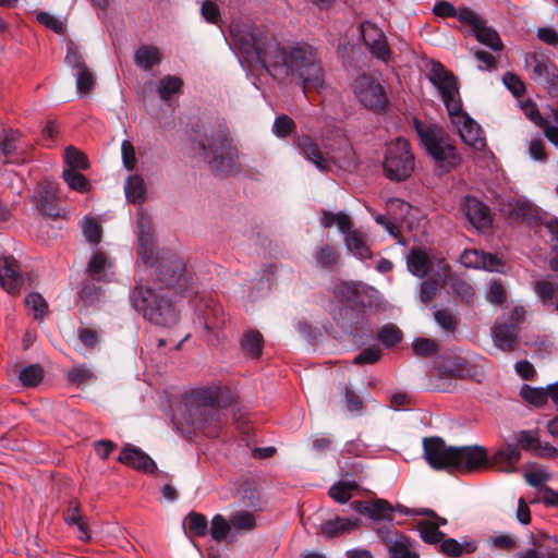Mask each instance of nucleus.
Masks as SVG:
<instances>
[{
    "label": "nucleus",
    "mask_w": 558,
    "mask_h": 558,
    "mask_svg": "<svg viewBox=\"0 0 558 558\" xmlns=\"http://www.w3.org/2000/svg\"><path fill=\"white\" fill-rule=\"evenodd\" d=\"M136 228L137 255L150 267L153 284L135 286L130 293L131 305L145 320L161 327H172L179 318L173 298L196 293L193 275L182 258L174 254L157 263L154 228L143 208L136 214Z\"/></svg>",
    "instance_id": "obj_1"
},
{
    "label": "nucleus",
    "mask_w": 558,
    "mask_h": 558,
    "mask_svg": "<svg viewBox=\"0 0 558 558\" xmlns=\"http://www.w3.org/2000/svg\"><path fill=\"white\" fill-rule=\"evenodd\" d=\"M235 47L247 58L255 57L266 72L280 84L298 80L305 98L311 90L326 89L325 71L318 50L307 43L283 46L274 36L255 27L231 31Z\"/></svg>",
    "instance_id": "obj_2"
},
{
    "label": "nucleus",
    "mask_w": 558,
    "mask_h": 558,
    "mask_svg": "<svg viewBox=\"0 0 558 558\" xmlns=\"http://www.w3.org/2000/svg\"><path fill=\"white\" fill-rule=\"evenodd\" d=\"M185 423L207 437H218L227 422L228 409L235 399L231 389L221 384L195 387L181 397Z\"/></svg>",
    "instance_id": "obj_3"
},
{
    "label": "nucleus",
    "mask_w": 558,
    "mask_h": 558,
    "mask_svg": "<svg viewBox=\"0 0 558 558\" xmlns=\"http://www.w3.org/2000/svg\"><path fill=\"white\" fill-rule=\"evenodd\" d=\"M413 124L421 144L441 172H449L460 165L461 157L457 147L441 128L426 124L417 118L413 119Z\"/></svg>",
    "instance_id": "obj_4"
},
{
    "label": "nucleus",
    "mask_w": 558,
    "mask_h": 558,
    "mask_svg": "<svg viewBox=\"0 0 558 558\" xmlns=\"http://www.w3.org/2000/svg\"><path fill=\"white\" fill-rule=\"evenodd\" d=\"M197 148L214 171L229 173L238 166V149L227 128L206 134V142H197Z\"/></svg>",
    "instance_id": "obj_5"
},
{
    "label": "nucleus",
    "mask_w": 558,
    "mask_h": 558,
    "mask_svg": "<svg viewBox=\"0 0 558 558\" xmlns=\"http://www.w3.org/2000/svg\"><path fill=\"white\" fill-rule=\"evenodd\" d=\"M385 175L392 181H404L414 170V155L409 141L398 137L386 146L383 162Z\"/></svg>",
    "instance_id": "obj_6"
},
{
    "label": "nucleus",
    "mask_w": 558,
    "mask_h": 558,
    "mask_svg": "<svg viewBox=\"0 0 558 558\" xmlns=\"http://www.w3.org/2000/svg\"><path fill=\"white\" fill-rule=\"evenodd\" d=\"M427 77L439 92L448 114L459 112L462 100L456 75L442 63L436 61L432 63Z\"/></svg>",
    "instance_id": "obj_7"
},
{
    "label": "nucleus",
    "mask_w": 558,
    "mask_h": 558,
    "mask_svg": "<svg viewBox=\"0 0 558 558\" xmlns=\"http://www.w3.org/2000/svg\"><path fill=\"white\" fill-rule=\"evenodd\" d=\"M427 77L439 92L448 114L459 112L462 100L456 75L442 63L436 61L432 63Z\"/></svg>",
    "instance_id": "obj_8"
},
{
    "label": "nucleus",
    "mask_w": 558,
    "mask_h": 558,
    "mask_svg": "<svg viewBox=\"0 0 558 558\" xmlns=\"http://www.w3.org/2000/svg\"><path fill=\"white\" fill-rule=\"evenodd\" d=\"M352 90L356 100L364 108L376 113L384 112L388 106V98L385 87L380 82L366 73L359 75L353 84Z\"/></svg>",
    "instance_id": "obj_9"
},
{
    "label": "nucleus",
    "mask_w": 558,
    "mask_h": 558,
    "mask_svg": "<svg viewBox=\"0 0 558 558\" xmlns=\"http://www.w3.org/2000/svg\"><path fill=\"white\" fill-rule=\"evenodd\" d=\"M454 448L447 446L440 437H427L423 440V457L432 469L451 472Z\"/></svg>",
    "instance_id": "obj_10"
},
{
    "label": "nucleus",
    "mask_w": 558,
    "mask_h": 558,
    "mask_svg": "<svg viewBox=\"0 0 558 558\" xmlns=\"http://www.w3.org/2000/svg\"><path fill=\"white\" fill-rule=\"evenodd\" d=\"M32 202L43 216L51 219L61 217L58 187L53 181L48 179L41 180L37 185L36 195L33 196Z\"/></svg>",
    "instance_id": "obj_11"
},
{
    "label": "nucleus",
    "mask_w": 558,
    "mask_h": 558,
    "mask_svg": "<svg viewBox=\"0 0 558 558\" xmlns=\"http://www.w3.org/2000/svg\"><path fill=\"white\" fill-rule=\"evenodd\" d=\"M360 33L363 44L375 59L385 63L391 59L392 52L386 35L378 26L369 21H364L360 25Z\"/></svg>",
    "instance_id": "obj_12"
},
{
    "label": "nucleus",
    "mask_w": 558,
    "mask_h": 558,
    "mask_svg": "<svg viewBox=\"0 0 558 558\" xmlns=\"http://www.w3.org/2000/svg\"><path fill=\"white\" fill-rule=\"evenodd\" d=\"M484 360L482 356L474 355L472 357L453 355L444 360L441 369L444 374L454 378L476 379L483 376L482 365L478 363Z\"/></svg>",
    "instance_id": "obj_13"
},
{
    "label": "nucleus",
    "mask_w": 558,
    "mask_h": 558,
    "mask_svg": "<svg viewBox=\"0 0 558 558\" xmlns=\"http://www.w3.org/2000/svg\"><path fill=\"white\" fill-rule=\"evenodd\" d=\"M449 117L463 143L476 150H482L486 146L482 128L463 110V106H460L459 112Z\"/></svg>",
    "instance_id": "obj_14"
},
{
    "label": "nucleus",
    "mask_w": 558,
    "mask_h": 558,
    "mask_svg": "<svg viewBox=\"0 0 558 558\" xmlns=\"http://www.w3.org/2000/svg\"><path fill=\"white\" fill-rule=\"evenodd\" d=\"M488 461V454L481 446H462L454 448L452 471L469 473L484 466Z\"/></svg>",
    "instance_id": "obj_15"
},
{
    "label": "nucleus",
    "mask_w": 558,
    "mask_h": 558,
    "mask_svg": "<svg viewBox=\"0 0 558 558\" xmlns=\"http://www.w3.org/2000/svg\"><path fill=\"white\" fill-rule=\"evenodd\" d=\"M501 210L513 221L523 222L530 227L544 226L538 209L524 199L509 198L502 204Z\"/></svg>",
    "instance_id": "obj_16"
},
{
    "label": "nucleus",
    "mask_w": 558,
    "mask_h": 558,
    "mask_svg": "<svg viewBox=\"0 0 558 558\" xmlns=\"http://www.w3.org/2000/svg\"><path fill=\"white\" fill-rule=\"evenodd\" d=\"M461 209L468 221L477 230L492 227L493 217L489 207L474 196H465Z\"/></svg>",
    "instance_id": "obj_17"
},
{
    "label": "nucleus",
    "mask_w": 558,
    "mask_h": 558,
    "mask_svg": "<svg viewBox=\"0 0 558 558\" xmlns=\"http://www.w3.org/2000/svg\"><path fill=\"white\" fill-rule=\"evenodd\" d=\"M0 284L10 294L20 293L24 284L19 262L12 256H3L0 259Z\"/></svg>",
    "instance_id": "obj_18"
},
{
    "label": "nucleus",
    "mask_w": 558,
    "mask_h": 558,
    "mask_svg": "<svg viewBox=\"0 0 558 558\" xmlns=\"http://www.w3.org/2000/svg\"><path fill=\"white\" fill-rule=\"evenodd\" d=\"M517 440L525 451L535 457L547 459L558 457V449L548 442H542L537 430H521Z\"/></svg>",
    "instance_id": "obj_19"
},
{
    "label": "nucleus",
    "mask_w": 558,
    "mask_h": 558,
    "mask_svg": "<svg viewBox=\"0 0 558 558\" xmlns=\"http://www.w3.org/2000/svg\"><path fill=\"white\" fill-rule=\"evenodd\" d=\"M118 461L129 468L144 473H154L157 470L155 461L135 446L128 445L122 448Z\"/></svg>",
    "instance_id": "obj_20"
},
{
    "label": "nucleus",
    "mask_w": 558,
    "mask_h": 558,
    "mask_svg": "<svg viewBox=\"0 0 558 558\" xmlns=\"http://www.w3.org/2000/svg\"><path fill=\"white\" fill-rule=\"evenodd\" d=\"M390 558H420V555L412 549L413 542L405 534L393 531L383 536Z\"/></svg>",
    "instance_id": "obj_21"
},
{
    "label": "nucleus",
    "mask_w": 558,
    "mask_h": 558,
    "mask_svg": "<svg viewBox=\"0 0 558 558\" xmlns=\"http://www.w3.org/2000/svg\"><path fill=\"white\" fill-rule=\"evenodd\" d=\"M460 262L468 268H483L488 271H500L504 266L496 255L477 250H465L460 256Z\"/></svg>",
    "instance_id": "obj_22"
},
{
    "label": "nucleus",
    "mask_w": 558,
    "mask_h": 558,
    "mask_svg": "<svg viewBox=\"0 0 558 558\" xmlns=\"http://www.w3.org/2000/svg\"><path fill=\"white\" fill-rule=\"evenodd\" d=\"M293 143L304 158L313 162L319 170H327L329 168L328 160L324 157L317 143L310 135L295 134Z\"/></svg>",
    "instance_id": "obj_23"
},
{
    "label": "nucleus",
    "mask_w": 558,
    "mask_h": 558,
    "mask_svg": "<svg viewBox=\"0 0 558 558\" xmlns=\"http://www.w3.org/2000/svg\"><path fill=\"white\" fill-rule=\"evenodd\" d=\"M521 328L510 325L502 319L497 320L493 327V339L497 348L505 352L514 350Z\"/></svg>",
    "instance_id": "obj_24"
},
{
    "label": "nucleus",
    "mask_w": 558,
    "mask_h": 558,
    "mask_svg": "<svg viewBox=\"0 0 558 558\" xmlns=\"http://www.w3.org/2000/svg\"><path fill=\"white\" fill-rule=\"evenodd\" d=\"M521 458L518 445L510 444L499 448L493 456V464L500 471L513 472Z\"/></svg>",
    "instance_id": "obj_25"
},
{
    "label": "nucleus",
    "mask_w": 558,
    "mask_h": 558,
    "mask_svg": "<svg viewBox=\"0 0 558 558\" xmlns=\"http://www.w3.org/2000/svg\"><path fill=\"white\" fill-rule=\"evenodd\" d=\"M359 519L336 517L320 525V533L326 539L339 537L355 530L359 526Z\"/></svg>",
    "instance_id": "obj_26"
},
{
    "label": "nucleus",
    "mask_w": 558,
    "mask_h": 558,
    "mask_svg": "<svg viewBox=\"0 0 558 558\" xmlns=\"http://www.w3.org/2000/svg\"><path fill=\"white\" fill-rule=\"evenodd\" d=\"M235 498L243 508L262 511L263 505L257 487L250 481H244L235 492Z\"/></svg>",
    "instance_id": "obj_27"
},
{
    "label": "nucleus",
    "mask_w": 558,
    "mask_h": 558,
    "mask_svg": "<svg viewBox=\"0 0 558 558\" xmlns=\"http://www.w3.org/2000/svg\"><path fill=\"white\" fill-rule=\"evenodd\" d=\"M409 271L418 278L426 277L433 268L429 255L421 248H412L407 255Z\"/></svg>",
    "instance_id": "obj_28"
},
{
    "label": "nucleus",
    "mask_w": 558,
    "mask_h": 558,
    "mask_svg": "<svg viewBox=\"0 0 558 558\" xmlns=\"http://www.w3.org/2000/svg\"><path fill=\"white\" fill-rule=\"evenodd\" d=\"M533 289L544 307L558 312V284L549 280H538Z\"/></svg>",
    "instance_id": "obj_29"
},
{
    "label": "nucleus",
    "mask_w": 558,
    "mask_h": 558,
    "mask_svg": "<svg viewBox=\"0 0 558 558\" xmlns=\"http://www.w3.org/2000/svg\"><path fill=\"white\" fill-rule=\"evenodd\" d=\"M134 62L140 69L150 71L161 62V52L156 46L142 45L135 51Z\"/></svg>",
    "instance_id": "obj_30"
},
{
    "label": "nucleus",
    "mask_w": 558,
    "mask_h": 558,
    "mask_svg": "<svg viewBox=\"0 0 558 558\" xmlns=\"http://www.w3.org/2000/svg\"><path fill=\"white\" fill-rule=\"evenodd\" d=\"M344 243L356 258L365 260L372 258L373 254L366 243V236L361 231L354 230L344 236Z\"/></svg>",
    "instance_id": "obj_31"
},
{
    "label": "nucleus",
    "mask_w": 558,
    "mask_h": 558,
    "mask_svg": "<svg viewBox=\"0 0 558 558\" xmlns=\"http://www.w3.org/2000/svg\"><path fill=\"white\" fill-rule=\"evenodd\" d=\"M240 345L247 357L259 359L263 352L264 337L258 330L250 329L242 335Z\"/></svg>",
    "instance_id": "obj_32"
},
{
    "label": "nucleus",
    "mask_w": 558,
    "mask_h": 558,
    "mask_svg": "<svg viewBox=\"0 0 558 558\" xmlns=\"http://www.w3.org/2000/svg\"><path fill=\"white\" fill-rule=\"evenodd\" d=\"M476 550V545L472 542L459 543L457 539L448 537L442 538L438 544V551L447 558H458L462 554H472Z\"/></svg>",
    "instance_id": "obj_33"
},
{
    "label": "nucleus",
    "mask_w": 558,
    "mask_h": 558,
    "mask_svg": "<svg viewBox=\"0 0 558 558\" xmlns=\"http://www.w3.org/2000/svg\"><path fill=\"white\" fill-rule=\"evenodd\" d=\"M110 267L111 262L108 259L107 255L101 251H97L92 255L87 264L86 275L92 280L107 281L105 270Z\"/></svg>",
    "instance_id": "obj_34"
},
{
    "label": "nucleus",
    "mask_w": 558,
    "mask_h": 558,
    "mask_svg": "<svg viewBox=\"0 0 558 558\" xmlns=\"http://www.w3.org/2000/svg\"><path fill=\"white\" fill-rule=\"evenodd\" d=\"M472 32L478 43L489 47L494 51L502 50L504 45L499 34L495 29L487 27L484 21H482Z\"/></svg>",
    "instance_id": "obj_35"
},
{
    "label": "nucleus",
    "mask_w": 558,
    "mask_h": 558,
    "mask_svg": "<svg viewBox=\"0 0 558 558\" xmlns=\"http://www.w3.org/2000/svg\"><path fill=\"white\" fill-rule=\"evenodd\" d=\"M415 527L423 543L427 545H438L445 537V533L438 530V524L430 520H420Z\"/></svg>",
    "instance_id": "obj_36"
},
{
    "label": "nucleus",
    "mask_w": 558,
    "mask_h": 558,
    "mask_svg": "<svg viewBox=\"0 0 558 558\" xmlns=\"http://www.w3.org/2000/svg\"><path fill=\"white\" fill-rule=\"evenodd\" d=\"M65 378L69 384L81 387L95 380L96 375L87 364L83 363L76 364L71 369L66 371Z\"/></svg>",
    "instance_id": "obj_37"
},
{
    "label": "nucleus",
    "mask_w": 558,
    "mask_h": 558,
    "mask_svg": "<svg viewBox=\"0 0 558 558\" xmlns=\"http://www.w3.org/2000/svg\"><path fill=\"white\" fill-rule=\"evenodd\" d=\"M359 485L355 481H339L329 488V497L338 504H345L357 489Z\"/></svg>",
    "instance_id": "obj_38"
},
{
    "label": "nucleus",
    "mask_w": 558,
    "mask_h": 558,
    "mask_svg": "<svg viewBox=\"0 0 558 558\" xmlns=\"http://www.w3.org/2000/svg\"><path fill=\"white\" fill-rule=\"evenodd\" d=\"M45 371L40 364H29L20 371L19 379L24 388L37 387L44 379Z\"/></svg>",
    "instance_id": "obj_39"
},
{
    "label": "nucleus",
    "mask_w": 558,
    "mask_h": 558,
    "mask_svg": "<svg viewBox=\"0 0 558 558\" xmlns=\"http://www.w3.org/2000/svg\"><path fill=\"white\" fill-rule=\"evenodd\" d=\"M145 184L144 180L137 175L129 177L125 183V195L129 202L133 204H142L145 201Z\"/></svg>",
    "instance_id": "obj_40"
},
{
    "label": "nucleus",
    "mask_w": 558,
    "mask_h": 558,
    "mask_svg": "<svg viewBox=\"0 0 558 558\" xmlns=\"http://www.w3.org/2000/svg\"><path fill=\"white\" fill-rule=\"evenodd\" d=\"M317 265L323 269H332L340 259V254L329 244L316 248L314 253Z\"/></svg>",
    "instance_id": "obj_41"
},
{
    "label": "nucleus",
    "mask_w": 558,
    "mask_h": 558,
    "mask_svg": "<svg viewBox=\"0 0 558 558\" xmlns=\"http://www.w3.org/2000/svg\"><path fill=\"white\" fill-rule=\"evenodd\" d=\"M182 87V78L174 75H166L159 80L157 92L162 100H169L174 94L180 93Z\"/></svg>",
    "instance_id": "obj_42"
},
{
    "label": "nucleus",
    "mask_w": 558,
    "mask_h": 558,
    "mask_svg": "<svg viewBox=\"0 0 558 558\" xmlns=\"http://www.w3.org/2000/svg\"><path fill=\"white\" fill-rule=\"evenodd\" d=\"M256 511L238 510L230 514V523L232 527L241 531H252L256 527Z\"/></svg>",
    "instance_id": "obj_43"
},
{
    "label": "nucleus",
    "mask_w": 558,
    "mask_h": 558,
    "mask_svg": "<svg viewBox=\"0 0 558 558\" xmlns=\"http://www.w3.org/2000/svg\"><path fill=\"white\" fill-rule=\"evenodd\" d=\"M521 398L527 403L541 408L548 401V393L545 388L532 387L524 384L520 389Z\"/></svg>",
    "instance_id": "obj_44"
},
{
    "label": "nucleus",
    "mask_w": 558,
    "mask_h": 558,
    "mask_svg": "<svg viewBox=\"0 0 558 558\" xmlns=\"http://www.w3.org/2000/svg\"><path fill=\"white\" fill-rule=\"evenodd\" d=\"M434 318L445 333L454 335L460 320L450 310L442 308L435 311Z\"/></svg>",
    "instance_id": "obj_45"
},
{
    "label": "nucleus",
    "mask_w": 558,
    "mask_h": 558,
    "mask_svg": "<svg viewBox=\"0 0 558 558\" xmlns=\"http://www.w3.org/2000/svg\"><path fill=\"white\" fill-rule=\"evenodd\" d=\"M96 282V280H92L89 277L82 282L78 298L85 305H93L104 295V289L97 286Z\"/></svg>",
    "instance_id": "obj_46"
},
{
    "label": "nucleus",
    "mask_w": 558,
    "mask_h": 558,
    "mask_svg": "<svg viewBox=\"0 0 558 558\" xmlns=\"http://www.w3.org/2000/svg\"><path fill=\"white\" fill-rule=\"evenodd\" d=\"M20 136L19 131H12L4 133V136L0 143V160L3 163L13 162V155L16 150V141Z\"/></svg>",
    "instance_id": "obj_47"
},
{
    "label": "nucleus",
    "mask_w": 558,
    "mask_h": 558,
    "mask_svg": "<svg viewBox=\"0 0 558 558\" xmlns=\"http://www.w3.org/2000/svg\"><path fill=\"white\" fill-rule=\"evenodd\" d=\"M376 293L377 290L375 288L359 282L356 286V291L354 292V295H352L348 305L363 308L372 306V299Z\"/></svg>",
    "instance_id": "obj_48"
},
{
    "label": "nucleus",
    "mask_w": 558,
    "mask_h": 558,
    "mask_svg": "<svg viewBox=\"0 0 558 558\" xmlns=\"http://www.w3.org/2000/svg\"><path fill=\"white\" fill-rule=\"evenodd\" d=\"M449 286L452 291L466 304L473 302L475 291L474 288L459 276L449 278Z\"/></svg>",
    "instance_id": "obj_49"
},
{
    "label": "nucleus",
    "mask_w": 558,
    "mask_h": 558,
    "mask_svg": "<svg viewBox=\"0 0 558 558\" xmlns=\"http://www.w3.org/2000/svg\"><path fill=\"white\" fill-rule=\"evenodd\" d=\"M189 532L193 536L204 537L208 534V522L204 514L198 512H190L185 518Z\"/></svg>",
    "instance_id": "obj_50"
},
{
    "label": "nucleus",
    "mask_w": 558,
    "mask_h": 558,
    "mask_svg": "<svg viewBox=\"0 0 558 558\" xmlns=\"http://www.w3.org/2000/svg\"><path fill=\"white\" fill-rule=\"evenodd\" d=\"M231 527L232 525L230 520L228 521L221 514H216L211 519V525L210 529H208V532L214 541L221 542L228 536Z\"/></svg>",
    "instance_id": "obj_51"
},
{
    "label": "nucleus",
    "mask_w": 558,
    "mask_h": 558,
    "mask_svg": "<svg viewBox=\"0 0 558 558\" xmlns=\"http://www.w3.org/2000/svg\"><path fill=\"white\" fill-rule=\"evenodd\" d=\"M64 161L70 167L69 170H85L88 168V159L74 146H69L64 150Z\"/></svg>",
    "instance_id": "obj_52"
},
{
    "label": "nucleus",
    "mask_w": 558,
    "mask_h": 558,
    "mask_svg": "<svg viewBox=\"0 0 558 558\" xmlns=\"http://www.w3.org/2000/svg\"><path fill=\"white\" fill-rule=\"evenodd\" d=\"M82 229L86 241L97 245L101 241L102 229L95 218L85 217L82 221Z\"/></svg>",
    "instance_id": "obj_53"
},
{
    "label": "nucleus",
    "mask_w": 558,
    "mask_h": 558,
    "mask_svg": "<svg viewBox=\"0 0 558 558\" xmlns=\"http://www.w3.org/2000/svg\"><path fill=\"white\" fill-rule=\"evenodd\" d=\"M63 179L71 190L85 193L89 189V182L86 177L76 170H63Z\"/></svg>",
    "instance_id": "obj_54"
},
{
    "label": "nucleus",
    "mask_w": 558,
    "mask_h": 558,
    "mask_svg": "<svg viewBox=\"0 0 558 558\" xmlns=\"http://www.w3.org/2000/svg\"><path fill=\"white\" fill-rule=\"evenodd\" d=\"M395 511L393 506H391L385 499H377L369 504V518L373 520H392V512Z\"/></svg>",
    "instance_id": "obj_55"
},
{
    "label": "nucleus",
    "mask_w": 558,
    "mask_h": 558,
    "mask_svg": "<svg viewBox=\"0 0 558 558\" xmlns=\"http://www.w3.org/2000/svg\"><path fill=\"white\" fill-rule=\"evenodd\" d=\"M295 129V122L288 114H280L275 119L272 125L274 134L279 138H286L292 134Z\"/></svg>",
    "instance_id": "obj_56"
},
{
    "label": "nucleus",
    "mask_w": 558,
    "mask_h": 558,
    "mask_svg": "<svg viewBox=\"0 0 558 558\" xmlns=\"http://www.w3.org/2000/svg\"><path fill=\"white\" fill-rule=\"evenodd\" d=\"M378 339L385 347H393L402 340V331L397 326L388 324L378 332Z\"/></svg>",
    "instance_id": "obj_57"
},
{
    "label": "nucleus",
    "mask_w": 558,
    "mask_h": 558,
    "mask_svg": "<svg viewBox=\"0 0 558 558\" xmlns=\"http://www.w3.org/2000/svg\"><path fill=\"white\" fill-rule=\"evenodd\" d=\"M25 303L34 311L35 319H43L48 313V304L39 293H29L25 299Z\"/></svg>",
    "instance_id": "obj_58"
},
{
    "label": "nucleus",
    "mask_w": 558,
    "mask_h": 558,
    "mask_svg": "<svg viewBox=\"0 0 558 558\" xmlns=\"http://www.w3.org/2000/svg\"><path fill=\"white\" fill-rule=\"evenodd\" d=\"M76 88L82 95H87L95 85V76L88 68L76 71Z\"/></svg>",
    "instance_id": "obj_59"
},
{
    "label": "nucleus",
    "mask_w": 558,
    "mask_h": 558,
    "mask_svg": "<svg viewBox=\"0 0 558 558\" xmlns=\"http://www.w3.org/2000/svg\"><path fill=\"white\" fill-rule=\"evenodd\" d=\"M554 64L548 58L545 57H533V75L534 81L542 82L543 78L548 75L550 70L554 69Z\"/></svg>",
    "instance_id": "obj_60"
},
{
    "label": "nucleus",
    "mask_w": 558,
    "mask_h": 558,
    "mask_svg": "<svg viewBox=\"0 0 558 558\" xmlns=\"http://www.w3.org/2000/svg\"><path fill=\"white\" fill-rule=\"evenodd\" d=\"M413 351L418 356H432L438 351L437 343L428 338H417L412 344Z\"/></svg>",
    "instance_id": "obj_61"
},
{
    "label": "nucleus",
    "mask_w": 558,
    "mask_h": 558,
    "mask_svg": "<svg viewBox=\"0 0 558 558\" xmlns=\"http://www.w3.org/2000/svg\"><path fill=\"white\" fill-rule=\"evenodd\" d=\"M359 282H339L335 284L332 293L341 303L348 304L356 291Z\"/></svg>",
    "instance_id": "obj_62"
},
{
    "label": "nucleus",
    "mask_w": 558,
    "mask_h": 558,
    "mask_svg": "<svg viewBox=\"0 0 558 558\" xmlns=\"http://www.w3.org/2000/svg\"><path fill=\"white\" fill-rule=\"evenodd\" d=\"M381 355V351L378 347H368L363 349L353 360L355 365L374 364Z\"/></svg>",
    "instance_id": "obj_63"
},
{
    "label": "nucleus",
    "mask_w": 558,
    "mask_h": 558,
    "mask_svg": "<svg viewBox=\"0 0 558 558\" xmlns=\"http://www.w3.org/2000/svg\"><path fill=\"white\" fill-rule=\"evenodd\" d=\"M502 82L506 87L515 96L521 97L525 93L524 83L519 78L518 75L511 72L504 74Z\"/></svg>",
    "instance_id": "obj_64"
}]
</instances>
